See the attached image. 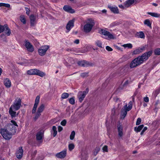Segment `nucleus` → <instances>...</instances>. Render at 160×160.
<instances>
[{
	"mask_svg": "<svg viewBox=\"0 0 160 160\" xmlns=\"http://www.w3.org/2000/svg\"><path fill=\"white\" fill-rule=\"evenodd\" d=\"M94 24V20L92 19H90L87 20V23L85 24L84 26V32L86 33L90 32L92 30Z\"/></svg>",
	"mask_w": 160,
	"mask_h": 160,
	"instance_id": "1",
	"label": "nucleus"
},
{
	"mask_svg": "<svg viewBox=\"0 0 160 160\" xmlns=\"http://www.w3.org/2000/svg\"><path fill=\"white\" fill-rule=\"evenodd\" d=\"M27 74L30 75H37L42 77L45 76L44 72L37 69H31L28 70L27 72Z\"/></svg>",
	"mask_w": 160,
	"mask_h": 160,
	"instance_id": "2",
	"label": "nucleus"
},
{
	"mask_svg": "<svg viewBox=\"0 0 160 160\" xmlns=\"http://www.w3.org/2000/svg\"><path fill=\"white\" fill-rule=\"evenodd\" d=\"M144 61L140 56L135 58L131 63L130 67L131 68L136 67L142 63Z\"/></svg>",
	"mask_w": 160,
	"mask_h": 160,
	"instance_id": "3",
	"label": "nucleus"
},
{
	"mask_svg": "<svg viewBox=\"0 0 160 160\" xmlns=\"http://www.w3.org/2000/svg\"><path fill=\"white\" fill-rule=\"evenodd\" d=\"M21 99L17 98L15 99L13 104L11 105V107L14 110H18L20 109L21 106Z\"/></svg>",
	"mask_w": 160,
	"mask_h": 160,
	"instance_id": "4",
	"label": "nucleus"
},
{
	"mask_svg": "<svg viewBox=\"0 0 160 160\" xmlns=\"http://www.w3.org/2000/svg\"><path fill=\"white\" fill-rule=\"evenodd\" d=\"M89 91L88 88H87L86 90L83 91H79L78 94L77 96L79 101L81 102L84 99L86 95Z\"/></svg>",
	"mask_w": 160,
	"mask_h": 160,
	"instance_id": "5",
	"label": "nucleus"
},
{
	"mask_svg": "<svg viewBox=\"0 0 160 160\" xmlns=\"http://www.w3.org/2000/svg\"><path fill=\"white\" fill-rule=\"evenodd\" d=\"M1 133L4 138L6 139H9L11 138V136L13 134L11 132H9L6 129H1Z\"/></svg>",
	"mask_w": 160,
	"mask_h": 160,
	"instance_id": "6",
	"label": "nucleus"
},
{
	"mask_svg": "<svg viewBox=\"0 0 160 160\" xmlns=\"http://www.w3.org/2000/svg\"><path fill=\"white\" fill-rule=\"evenodd\" d=\"M49 47L48 45H44L41 47L38 50L39 55L41 56H44Z\"/></svg>",
	"mask_w": 160,
	"mask_h": 160,
	"instance_id": "7",
	"label": "nucleus"
},
{
	"mask_svg": "<svg viewBox=\"0 0 160 160\" xmlns=\"http://www.w3.org/2000/svg\"><path fill=\"white\" fill-rule=\"evenodd\" d=\"M99 33L104 36H108V38L109 39H113V36L109 32L104 29H101L99 31Z\"/></svg>",
	"mask_w": 160,
	"mask_h": 160,
	"instance_id": "8",
	"label": "nucleus"
},
{
	"mask_svg": "<svg viewBox=\"0 0 160 160\" xmlns=\"http://www.w3.org/2000/svg\"><path fill=\"white\" fill-rule=\"evenodd\" d=\"M78 63L79 66L84 67L91 66L93 65L92 63L85 60L79 61Z\"/></svg>",
	"mask_w": 160,
	"mask_h": 160,
	"instance_id": "9",
	"label": "nucleus"
},
{
	"mask_svg": "<svg viewBox=\"0 0 160 160\" xmlns=\"http://www.w3.org/2000/svg\"><path fill=\"white\" fill-rule=\"evenodd\" d=\"M152 53V51H150L143 54L142 56H140L143 61L147 60L148 58L151 56Z\"/></svg>",
	"mask_w": 160,
	"mask_h": 160,
	"instance_id": "10",
	"label": "nucleus"
},
{
	"mask_svg": "<svg viewBox=\"0 0 160 160\" xmlns=\"http://www.w3.org/2000/svg\"><path fill=\"white\" fill-rule=\"evenodd\" d=\"M40 98V97L39 95L37 96L36 97L35 103L32 111V113L33 114L35 113L36 112L37 107L39 102Z\"/></svg>",
	"mask_w": 160,
	"mask_h": 160,
	"instance_id": "11",
	"label": "nucleus"
},
{
	"mask_svg": "<svg viewBox=\"0 0 160 160\" xmlns=\"http://www.w3.org/2000/svg\"><path fill=\"white\" fill-rule=\"evenodd\" d=\"M75 21V19L73 18L72 20H70L67 24L66 28L67 30L66 31L67 32H68L74 26V23Z\"/></svg>",
	"mask_w": 160,
	"mask_h": 160,
	"instance_id": "12",
	"label": "nucleus"
},
{
	"mask_svg": "<svg viewBox=\"0 0 160 160\" xmlns=\"http://www.w3.org/2000/svg\"><path fill=\"white\" fill-rule=\"evenodd\" d=\"M25 46L27 48L28 51L32 52L34 51V48L33 46L28 41H26L25 42Z\"/></svg>",
	"mask_w": 160,
	"mask_h": 160,
	"instance_id": "13",
	"label": "nucleus"
},
{
	"mask_svg": "<svg viewBox=\"0 0 160 160\" xmlns=\"http://www.w3.org/2000/svg\"><path fill=\"white\" fill-rule=\"evenodd\" d=\"M128 110L127 109V104L125 105L122 109V112L121 115V118L123 119L127 115Z\"/></svg>",
	"mask_w": 160,
	"mask_h": 160,
	"instance_id": "14",
	"label": "nucleus"
},
{
	"mask_svg": "<svg viewBox=\"0 0 160 160\" xmlns=\"http://www.w3.org/2000/svg\"><path fill=\"white\" fill-rule=\"evenodd\" d=\"M23 150L22 147H20L19 148V149L16 153V157L18 159H21L22 156Z\"/></svg>",
	"mask_w": 160,
	"mask_h": 160,
	"instance_id": "15",
	"label": "nucleus"
},
{
	"mask_svg": "<svg viewBox=\"0 0 160 160\" xmlns=\"http://www.w3.org/2000/svg\"><path fill=\"white\" fill-rule=\"evenodd\" d=\"M108 8L111 11L115 14L119 13V11L118 8L116 7H113L111 6H108Z\"/></svg>",
	"mask_w": 160,
	"mask_h": 160,
	"instance_id": "16",
	"label": "nucleus"
},
{
	"mask_svg": "<svg viewBox=\"0 0 160 160\" xmlns=\"http://www.w3.org/2000/svg\"><path fill=\"white\" fill-rule=\"evenodd\" d=\"M63 9L65 11L71 13L75 12L74 10L70 6L68 5H65L63 7Z\"/></svg>",
	"mask_w": 160,
	"mask_h": 160,
	"instance_id": "17",
	"label": "nucleus"
},
{
	"mask_svg": "<svg viewBox=\"0 0 160 160\" xmlns=\"http://www.w3.org/2000/svg\"><path fill=\"white\" fill-rule=\"evenodd\" d=\"M66 150H64L62 151L59 153L56 154V156L58 158H63L66 156Z\"/></svg>",
	"mask_w": 160,
	"mask_h": 160,
	"instance_id": "18",
	"label": "nucleus"
},
{
	"mask_svg": "<svg viewBox=\"0 0 160 160\" xmlns=\"http://www.w3.org/2000/svg\"><path fill=\"white\" fill-rule=\"evenodd\" d=\"M8 127L9 129L11 131V132L12 134H14L16 132V127L14 126L11 123L8 124Z\"/></svg>",
	"mask_w": 160,
	"mask_h": 160,
	"instance_id": "19",
	"label": "nucleus"
},
{
	"mask_svg": "<svg viewBox=\"0 0 160 160\" xmlns=\"http://www.w3.org/2000/svg\"><path fill=\"white\" fill-rule=\"evenodd\" d=\"M4 85L7 88H9L11 86V82L10 80L8 78L4 79Z\"/></svg>",
	"mask_w": 160,
	"mask_h": 160,
	"instance_id": "20",
	"label": "nucleus"
},
{
	"mask_svg": "<svg viewBox=\"0 0 160 160\" xmlns=\"http://www.w3.org/2000/svg\"><path fill=\"white\" fill-rule=\"evenodd\" d=\"M30 23L31 26H33L36 23V17L33 15H31L30 17Z\"/></svg>",
	"mask_w": 160,
	"mask_h": 160,
	"instance_id": "21",
	"label": "nucleus"
},
{
	"mask_svg": "<svg viewBox=\"0 0 160 160\" xmlns=\"http://www.w3.org/2000/svg\"><path fill=\"white\" fill-rule=\"evenodd\" d=\"M135 2V0H128L126 1L124 3L126 8H128Z\"/></svg>",
	"mask_w": 160,
	"mask_h": 160,
	"instance_id": "22",
	"label": "nucleus"
},
{
	"mask_svg": "<svg viewBox=\"0 0 160 160\" xmlns=\"http://www.w3.org/2000/svg\"><path fill=\"white\" fill-rule=\"evenodd\" d=\"M136 36L138 38H145V35L143 32L142 31L137 32L136 34Z\"/></svg>",
	"mask_w": 160,
	"mask_h": 160,
	"instance_id": "23",
	"label": "nucleus"
},
{
	"mask_svg": "<svg viewBox=\"0 0 160 160\" xmlns=\"http://www.w3.org/2000/svg\"><path fill=\"white\" fill-rule=\"evenodd\" d=\"M118 136L120 137H122L123 135V129L121 125H119L118 127Z\"/></svg>",
	"mask_w": 160,
	"mask_h": 160,
	"instance_id": "24",
	"label": "nucleus"
},
{
	"mask_svg": "<svg viewBox=\"0 0 160 160\" xmlns=\"http://www.w3.org/2000/svg\"><path fill=\"white\" fill-rule=\"evenodd\" d=\"M43 136V133L41 132L37 133L36 135V138L38 140H40L42 139Z\"/></svg>",
	"mask_w": 160,
	"mask_h": 160,
	"instance_id": "25",
	"label": "nucleus"
},
{
	"mask_svg": "<svg viewBox=\"0 0 160 160\" xmlns=\"http://www.w3.org/2000/svg\"><path fill=\"white\" fill-rule=\"evenodd\" d=\"M13 108L11 107L9 108V112L12 117H15L16 116V112L12 110Z\"/></svg>",
	"mask_w": 160,
	"mask_h": 160,
	"instance_id": "26",
	"label": "nucleus"
},
{
	"mask_svg": "<svg viewBox=\"0 0 160 160\" xmlns=\"http://www.w3.org/2000/svg\"><path fill=\"white\" fill-rule=\"evenodd\" d=\"M45 108V105L44 104H41L38 108L37 111L40 113L42 112Z\"/></svg>",
	"mask_w": 160,
	"mask_h": 160,
	"instance_id": "27",
	"label": "nucleus"
},
{
	"mask_svg": "<svg viewBox=\"0 0 160 160\" xmlns=\"http://www.w3.org/2000/svg\"><path fill=\"white\" fill-rule=\"evenodd\" d=\"M148 14L153 17L156 18L160 17V14L157 13L148 12Z\"/></svg>",
	"mask_w": 160,
	"mask_h": 160,
	"instance_id": "28",
	"label": "nucleus"
},
{
	"mask_svg": "<svg viewBox=\"0 0 160 160\" xmlns=\"http://www.w3.org/2000/svg\"><path fill=\"white\" fill-rule=\"evenodd\" d=\"M144 127L143 125H141L138 126V127H136L134 128V130L137 132H140Z\"/></svg>",
	"mask_w": 160,
	"mask_h": 160,
	"instance_id": "29",
	"label": "nucleus"
},
{
	"mask_svg": "<svg viewBox=\"0 0 160 160\" xmlns=\"http://www.w3.org/2000/svg\"><path fill=\"white\" fill-rule=\"evenodd\" d=\"M4 27L5 28V29H6V34L8 36H9L11 33L10 30L8 27V25L7 24L4 25ZM5 31H6V30Z\"/></svg>",
	"mask_w": 160,
	"mask_h": 160,
	"instance_id": "30",
	"label": "nucleus"
},
{
	"mask_svg": "<svg viewBox=\"0 0 160 160\" xmlns=\"http://www.w3.org/2000/svg\"><path fill=\"white\" fill-rule=\"evenodd\" d=\"M20 19L21 21L22 22L23 24H25L26 23V21L24 16L21 15L20 17Z\"/></svg>",
	"mask_w": 160,
	"mask_h": 160,
	"instance_id": "31",
	"label": "nucleus"
},
{
	"mask_svg": "<svg viewBox=\"0 0 160 160\" xmlns=\"http://www.w3.org/2000/svg\"><path fill=\"white\" fill-rule=\"evenodd\" d=\"M144 24L149 27H151V23L149 19H146L144 21Z\"/></svg>",
	"mask_w": 160,
	"mask_h": 160,
	"instance_id": "32",
	"label": "nucleus"
},
{
	"mask_svg": "<svg viewBox=\"0 0 160 160\" xmlns=\"http://www.w3.org/2000/svg\"><path fill=\"white\" fill-rule=\"evenodd\" d=\"M154 53L155 55H160V48H157L154 51Z\"/></svg>",
	"mask_w": 160,
	"mask_h": 160,
	"instance_id": "33",
	"label": "nucleus"
},
{
	"mask_svg": "<svg viewBox=\"0 0 160 160\" xmlns=\"http://www.w3.org/2000/svg\"><path fill=\"white\" fill-rule=\"evenodd\" d=\"M122 46L125 48H132V44L131 43L124 44Z\"/></svg>",
	"mask_w": 160,
	"mask_h": 160,
	"instance_id": "34",
	"label": "nucleus"
},
{
	"mask_svg": "<svg viewBox=\"0 0 160 160\" xmlns=\"http://www.w3.org/2000/svg\"><path fill=\"white\" fill-rule=\"evenodd\" d=\"M142 52V51H141L139 48H138L137 49L134 50L133 52V54H137Z\"/></svg>",
	"mask_w": 160,
	"mask_h": 160,
	"instance_id": "35",
	"label": "nucleus"
},
{
	"mask_svg": "<svg viewBox=\"0 0 160 160\" xmlns=\"http://www.w3.org/2000/svg\"><path fill=\"white\" fill-rule=\"evenodd\" d=\"M68 96L69 94L68 93L65 92L62 94L61 98L62 99L67 98L68 97Z\"/></svg>",
	"mask_w": 160,
	"mask_h": 160,
	"instance_id": "36",
	"label": "nucleus"
},
{
	"mask_svg": "<svg viewBox=\"0 0 160 160\" xmlns=\"http://www.w3.org/2000/svg\"><path fill=\"white\" fill-rule=\"evenodd\" d=\"M52 129L53 131V137H55L56 136L57 134V128L55 126H53L52 127Z\"/></svg>",
	"mask_w": 160,
	"mask_h": 160,
	"instance_id": "37",
	"label": "nucleus"
},
{
	"mask_svg": "<svg viewBox=\"0 0 160 160\" xmlns=\"http://www.w3.org/2000/svg\"><path fill=\"white\" fill-rule=\"evenodd\" d=\"M10 5L8 4H6L3 3H0V7H5L7 8H10Z\"/></svg>",
	"mask_w": 160,
	"mask_h": 160,
	"instance_id": "38",
	"label": "nucleus"
},
{
	"mask_svg": "<svg viewBox=\"0 0 160 160\" xmlns=\"http://www.w3.org/2000/svg\"><path fill=\"white\" fill-rule=\"evenodd\" d=\"M41 113L39 112H38V111H37V112L36 113V114L35 115V116L34 117V119L35 120H37L38 118H39V117L41 116Z\"/></svg>",
	"mask_w": 160,
	"mask_h": 160,
	"instance_id": "39",
	"label": "nucleus"
},
{
	"mask_svg": "<svg viewBox=\"0 0 160 160\" xmlns=\"http://www.w3.org/2000/svg\"><path fill=\"white\" fill-rule=\"evenodd\" d=\"M75 147L73 143L69 144L68 145V148L70 151H71Z\"/></svg>",
	"mask_w": 160,
	"mask_h": 160,
	"instance_id": "40",
	"label": "nucleus"
},
{
	"mask_svg": "<svg viewBox=\"0 0 160 160\" xmlns=\"http://www.w3.org/2000/svg\"><path fill=\"white\" fill-rule=\"evenodd\" d=\"M75 132L74 131L72 132L70 136V138L71 140H72L75 137Z\"/></svg>",
	"mask_w": 160,
	"mask_h": 160,
	"instance_id": "41",
	"label": "nucleus"
},
{
	"mask_svg": "<svg viewBox=\"0 0 160 160\" xmlns=\"http://www.w3.org/2000/svg\"><path fill=\"white\" fill-rule=\"evenodd\" d=\"M132 102L131 101L129 102L128 104V107L127 106V109H128V111H130L132 108Z\"/></svg>",
	"mask_w": 160,
	"mask_h": 160,
	"instance_id": "42",
	"label": "nucleus"
},
{
	"mask_svg": "<svg viewBox=\"0 0 160 160\" xmlns=\"http://www.w3.org/2000/svg\"><path fill=\"white\" fill-rule=\"evenodd\" d=\"M95 44L98 46L100 48H102V44L101 42L99 40L97 41L96 42Z\"/></svg>",
	"mask_w": 160,
	"mask_h": 160,
	"instance_id": "43",
	"label": "nucleus"
},
{
	"mask_svg": "<svg viewBox=\"0 0 160 160\" xmlns=\"http://www.w3.org/2000/svg\"><path fill=\"white\" fill-rule=\"evenodd\" d=\"M81 76L83 78L87 77L88 76V72H83L81 74Z\"/></svg>",
	"mask_w": 160,
	"mask_h": 160,
	"instance_id": "44",
	"label": "nucleus"
},
{
	"mask_svg": "<svg viewBox=\"0 0 160 160\" xmlns=\"http://www.w3.org/2000/svg\"><path fill=\"white\" fill-rule=\"evenodd\" d=\"M69 103L72 104H74L75 103V100L73 98H71L69 99Z\"/></svg>",
	"mask_w": 160,
	"mask_h": 160,
	"instance_id": "45",
	"label": "nucleus"
},
{
	"mask_svg": "<svg viewBox=\"0 0 160 160\" xmlns=\"http://www.w3.org/2000/svg\"><path fill=\"white\" fill-rule=\"evenodd\" d=\"M4 30H5V28L4 26L0 25V33L3 32Z\"/></svg>",
	"mask_w": 160,
	"mask_h": 160,
	"instance_id": "46",
	"label": "nucleus"
},
{
	"mask_svg": "<svg viewBox=\"0 0 160 160\" xmlns=\"http://www.w3.org/2000/svg\"><path fill=\"white\" fill-rule=\"evenodd\" d=\"M102 149L103 151V152H108V147L106 146H104L102 148Z\"/></svg>",
	"mask_w": 160,
	"mask_h": 160,
	"instance_id": "47",
	"label": "nucleus"
},
{
	"mask_svg": "<svg viewBox=\"0 0 160 160\" xmlns=\"http://www.w3.org/2000/svg\"><path fill=\"white\" fill-rule=\"evenodd\" d=\"M147 46L146 45H144L143 46H142L141 47L139 48L140 49L141 51H142V52L145 51V48H147Z\"/></svg>",
	"mask_w": 160,
	"mask_h": 160,
	"instance_id": "48",
	"label": "nucleus"
},
{
	"mask_svg": "<svg viewBox=\"0 0 160 160\" xmlns=\"http://www.w3.org/2000/svg\"><path fill=\"white\" fill-rule=\"evenodd\" d=\"M141 119L140 118H138L137 119L136 123V125H137L140 124L141 122Z\"/></svg>",
	"mask_w": 160,
	"mask_h": 160,
	"instance_id": "49",
	"label": "nucleus"
},
{
	"mask_svg": "<svg viewBox=\"0 0 160 160\" xmlns=\"http://www.w3.org/2000/svg\"><path fill=\"white\" fill-rule=\"evenodd\" d=\"M37 150L34 151L33 152H32L31 154V156L32 157V159L34 158L35 156L36 155L37 153Z\"/></svg>",
	"mask_w": 160,
	"mask_h": 160,
	"instance_id": "50",
	"label": "nucleus"
},
{
	"mask_svg": "<svg viewBox=\"0 0 160 160\" xmlns=\"http://www.w3.org/2000/svg\"><path fill=\"white\" fill-rule=\"evenodd\" d=\"M11 124H12L15 127V126H17V127H18V125H17L16 122L14 121V120H11Z\"/></svg>",
	"mask_w": 160,
	"mask_h": 160,
	"instance_id": "51",
	"label": "nucleus"
},
{
	"mask_svg": "<svg viewBox=\"0 0 160 160\" xmlns=\"http://www.w3.org/2000/svg\"><path fill=\"white\" fill-rule=\"evenodd\" d=\"M66 121L65 120H63L61 122V124L63 126H65L66 124Z\"/></svg>",
	"mask_w": 160,
	"mask_h": 160,
	"instance_id": "52",
	"label": "nucleus"
},
{
	"mask_svg": "<svg viewBox=\"0 0 160 160\" xmlns=\"http://www.w3.org/2000/svg\"><path fill=\"white\" fill-rule=\"evenodd\" d=\"M147 127H145L141 132V135H142L143 133L147 129Z\"/></svg>",
	"mask_w": 160,
	"mask_h": 160,
	"instance_id": "53",
	"label": "nucleus"
},
{
	"mask_svg": "<svg viewBox=\"0 0 160 160\" xmlns=\"http://www.w3.org/2000/svg\"><path fill=\"white\" fill-rule=\"evenodd\" d=\"M106 49L108 51H111L112 50V49L108 46H106Z\"/></svg>",
	"mask_w": 160,
	"mask_h": 160,
	"instance_id": "54",
	"label": "nucleus"
},
{
	"mask_svg": "<svg viewBox=\"0 0 160 160\" xmlns=\"http://www.w3.org/2000/svg\"><path fill=\"white\" fill-rule=\"evenodd\" d=\"M66 50L68 52H72V51H75V49L74 48H67L66 49Z\"/></svg>",
	"mask_w": 160,
	"mask_h": 160,
	"instance_id": "55",
	"label": "nucleus"
},
{
	"mask_svg": "<svg viewBox=\"0 0 160 160\" xmlns=\"http://www.w3.org/2000/svg\"><path fill=\"white\" fill-rule=\"evenodd\" d=\"M25 9L26 11V13L28 15H29L30 13V10L28 8H25Z\"/></svg>",
	"mask_w": 160,
	"mask_h": 160,
	"instance_id": "56",
	"label": "nucleus"
},
{
	"mask_svg": "<svg viewBox=\"0 0 160 160\" xmlns=\"http://www.w3.org/2000/svg\"><path fill=\"white\" fill-rule=\"evenodd\" d=\"M143 99L144 101L146 102H149V98L148 97L144 98Z\"/></svg>",
	"mask_w": 160,
	"mask_h": 160,
	"instance_id": "57",
	"label": "nucleus"
},
{
	"mask_svg": "<svg viewBox=\"0 0 160 160\" xmlns=\"http://www.w3.org/2000/svg\"><path fill=\"white\" fill-rule=\"evenodd\" d=\"M79 42V39H76L74 41V43L77 44H78Z\"/></svg>",
	"mask_w": 160,
	"mask_h": 160,
	"instance_id": "58",
	"label": "nucleus"
},
{
	"mask_svg": "<svg viewBox=\"0 0 160 160\" xmlns=\"http://www.w3.org/2000/svg\"><path fill=\"white\" fill-rule=\"evenodd\" d=\"M118 7L119 8L122 9H124L125 7V6L124 7L122 5V4L119 5Z\"/></svg>",
	"mask_w": 160,
	"mask_h": 160,
	"instance_id": "59",
	"label": "nucleus"
},
{
	"mask_svg": "<svg viewBox=\"0 0 160 160\" xmlns=\"http://www.w3.org/2000/svg\"><path fill=\"white\" fill-rule=\"evenodd\" d=\"M62 130V128L61 126H59L58 127V131L59 132L61 131Z\"/></svg>",
	"mask_w": 160,
	"mask_h": 160,
	"instance_id": "60",
	"label": "nucleus"
},
{
	"mask_svg": "<svg viewBox=\"0 0 160 160\" xmlns=\"http://www.w3.org/2000/svg\"><path fill=\"white\" fill-rule=\"evenodd\" d=\"M128 81L127 80L124 83L123 85H127L128 84Z\"/></svg>",
	"mask_w": 160,
	"mask_h": 160,
	"instance_id": "61",
	"label": "nucleus"
},
{
	"mask_svg": "<svg viewBox=\"0 0 160 160\" xmlns=\"http://www.w3.org/2000/svg\"><path fill=\"white\" fill-rule=\"evenodd\" d=\"M97 151L96 152V154H97L98 153V152L99 151L100 148H97Z\"/></svg>",
	"mask_w": 160,
	"mask_h": 160,
	"instance_id": "62",
	"label": "nucleus"
},
{
	"mask_svg": "<svg viewBox=\"0 0 160 160\" xmlns=\"http://www.w3.org/2000/svg\"><path fill=\"white\" fill-rule=\"evenodd\" d=\"M106 12H107V11L106 10H105V9L103 10L102 11V12L103 13H106Z\"/></svg>",
	"mask_w": 160,
	"mask_h": 160,
	"instance_id": "63",
	"label": "nucleus"
},
{
	"mask_svg": "<svg viewBox=\"0 0 160 160\" xmlns=\"http://www.w3.org/2000/svg\"><path fill=\"white\" fill-rule=\"evenodd\" d=\"M152 5L153 6H156H156H158V4H156V3H152Z\"/></svg>",
	"mask_w": 160,
	"mask_h": 160,
	"instance_id": "64",
	"label": "nucleus"
}]
</instances>
